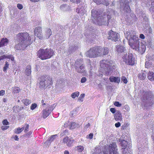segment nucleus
<instances>
[{"label":"nucleus","mask_w":154,"mask_h":154,"mask_svg":"<svg viewBox=\"0 0 154 154\" xmlns=\"http://www.w3.org/2000/svg\"><path fill=\"white\" fill-rule=\"evenodd\" d=\"M69 7V6L66 4H63L60 7L61 10L64 11H67V9Z\"/></svg>","instance_id":"7c9ffc66"},{"label":"nucleus","mask_w":154,"mask_h":154,"mask_svg":"<svg viewBox=\"0 0 154 154\" xmlns=\"http://www.w3.org/2000/svg\"><path fill=\"white\" fill-rule=\"evenodd\" d=\"M93 1L97 5L102 4L107 6L109 4L108 0H104V1H103V0H93Z\"/></svg>","instance_id":"4468645a"},{"label":"nucleus","mask_w":154,"mask_h":154,"mask_svg":"<svg viewBox=\"0 0 154 154\" xmlns=\"http://www.w3.org/2000/svg\"><path fill=\"white\" fill-rule=\"evenodd\" d=\"M37 105L36 103H33L30 106V109L32 110H33L37 107Z\"/></svg>","instance_id":"a19ab883"},{"label":"nucleus","mask_w":154,"mask_h":154,"mask_svg":"<svg viewBox=\"0 0 154 154\" xmlns=\"http://www.w3.org/2000/svg\"><path fill=\"white\" fill-rule=\"evenodd\" d=\"M148 79L150 81H154V73L153 72L149 71L147 75Z\"/></svg>","instance_id":"4be33fe9"},{"label":"nucleus","mask_w":154,"mask_h":154,"mask_svg":"<svg viewBox=\"0 0 154 154\" xmlns=\"http://www.w3.org/2000/svg\"><path fill=\"white\" fill-rule=\"evenodd\" d=\"M116 48L117 51L119 53L123 52L125 50V48L120 45H117Z\"/></svg>","instance_id":"b1692460"},{"label":"nucleus","mask_w":154,"mask_h":154,"mask_svg":"<svg viewBox=\"0 0 154 154\" xmlns=\"http://www.w3.org/2000/svg\"><path fill=\"white\" fill-rule=\"evenodd\" d=\"M109 147L111 148L112 150H110L109 152V154H113V152L114 151H117V149H116V143H112V144H110L109 145Z\"/></svg>","instance_id":"a211bd4d"},{"label":"nucleus","mask_w":154,"mask_h":154,"mask_svg":"<svg viewBox=\"0 0 154 154\" xmlns=\"http://www.w3.org/2000/svg\"><path fill=\"white\" fill-rule=\"evenodd\" d=\"M25 128L24 129V132L25 133H27L29 131V125L28 124H25Z\"/></svg>","instance_id":"37998d69"},{"label":"nucleus","mask_w":154,"mask_h":154,"mask_svg":"<svg viewBox=\"0 0 154 154\" xmlns=\"http://www.w3.org/2000/svg\"><path fill=\"white\" fill-rule=\"evenodd\" d=\"M91 16L95 19L96 18V20H98L99 19H101V18H100V16H99V14L98 12L96 10L93 9L91 10Z\"/></svg>","instance_id":"2eb2a0df"},{"label":"nucleus","mask_w":154,"mask_h":154,"mask_svg":"<svg viewBox=\"0 0 154 154\" xmlns=\"http://www.w3.org/2000/svg\"><path fill=\"white\" fill-rule=\"evenodd\" d=\"M54 54V51L51 49L47 48L45 50L40 48L37 53L38 57L42 60L50 58Z\"/></svg>","instance_id":"f03ea898"},{"label":"nucleus","mask_w":154,"mask_h":154,"mask_svg":"<svg viewBox=\"0 0 154 154\" xmlns=\"http://www.w3.org/2000/svg\"><path fill=\"white\" fill-rule=\"evenodd\" d=\"M97 21V24L101 26V25H103L105 24V23H103V22L102 23H100V22H98Z\"/></svg>","instance_id":"13d9d810"},{"label":"nucleus","mask_w":154,"mask_h":154,"mask_svg":"<svg viewBox=\"0 0 154 154\" xmlns=\"http://www.w3.org/2000/svg\"><path fill=\"white\" fill-rule=\"evenodd\" d=\"M74 141L73 139L69 138L68 136H66L63 139V143L64 144H66L67 146L70 147L73 146Z\"/></svg>","instance_id":"6e6552de"},{"label":"nucleus","mask_w":154,"mask_h":154,"mask_svg":"<svg viewBox=\"0 0 154 154\" xmlns=\"http://www.w3.org/2000/svg\"><path fill=\"white\" fill-rule=\"evenodd\" d=\"M34 35L37 36L39 39H42L43 38L42 35V30L41 27L38 26L36 27L34 31Z\"/></svg>","instance_id":"1a4fd4ad"},{"label":"nucleus","mask_w":154,"mask_h":154,"mask_svg":"<svg viewBox=\"0 0 154 154\" xmlns=\"http://www.w3.org/2000/svg\"><path fill=\"white\" fill-rule=\"evenodd\" d=\"M149 64V63L146 62L145 63V67L146 68H148V66H147V64Z\"/></svg>","instance_id":"338daca9"},{"label":"nucleus","mask_w":154,"mask_h":154,"mask_svg":"<svg viewBox=\"0 0 154 154\" xmlns=\"http://www.w3.org/2000/svg\"><path fill=\"white\" fill-rule=\"evenodd\" d=\"M52 32L51 30L49 28H48L47 29L46 37L48 38L50 37V36L51 35Z\"/></svg>","instance_id":"4c0bfd02"},{"label":"nucleus","mask_w":154,"mask_h":154,"mask_svg":"<svg viewBox=\"0 0 154 154\" xmlns=\"http://www.w3.org/2000/svg\"><path fill=\"white\" fill-rule=\"evenodd\" d=\"M20 91V89L17 87H14L13 88V92L14 93H19Z\"/></svg>","instance_id":"f704fd0d"},{"label":"nucleus","mask_w":154,"mask_h":154,"mask_svg":"<svg viewBox=\"0 0 154 154\" xmlns=\"http://www.w3.org/2000/svg\"><path fill=\"white\" fill-rule=\"evenodd\" d=\"M121 126V124L119 122L115 123V126L116 128L119 127Z\"/></svg>","instance_id":"6e6d98bb"},{"label":"nucleus","mask_w":154,"mask_h":154,"mask_svg":"<svg viewBox=\"0 0 154 154\" xmlns=\"http://www.w3.org/2000/svg\"><path fill=\"white\" fill-rule=\"evenodd\" d=\"M31 66L30 65H28L26 67L25 70L26 74L28 76H29L31 74Z\"/></svg>","instance_id":"393cba45"},{"label":"nucleus","mask_w":154,"mask_h":154,"mask_svg":"<svg viewBox=\"0 0 154 154\" xmlns=\"http://www.w3.org/2000/svg\"><path fill=\"white\" fill-rule=\"evenodd\" d=\"M57 135H52L49 137L48 139L47 140V142H51L53 141L55 138L56 136Z\"/></svg>","instance_id":"72a5a7b5"},{"label":"nucleus","mask_w":154,"mask_h":154,"mask_svg":"<svg viewBox=\"0 0 154 154\" xmlns=\"http://www.w3.org/2000/svg\"><path fill=\"white\" fill-rule=\"evenodd\" d=\"M119 154L118 152L114 151L113 152V154Z\"/></svg>","instance_id":"774afa93"},{"label":"nucleus","mask_w":154,"mask_h":154,"mask_svg":"<svg viewBox=\"0 0 154 154\" xmlns=\"http://www.w3.org/2000/svg\"><path fill=\"white\" fill-rule=\"evenodd\" d=\"M83 61V59H77V61L75 62V63L77 64L78 65H79V63L80 62H82Z\"/></svg>","instance_id":"8fccbe9b"},{"label":"nucleus","mask_w":154,"mask_h":154,"mask_svg":"<svg viewBox=\"0 0 154 154\" xmlns=\"http://www.w3.org/2000/svg\"><path fill=\"white\" fill-rule=\"evenodd\" d=\"M77 126V125L75 122H72L69 125V128L70 129H75Z\"/></svg>","instance_id":"e433bc0d"},{"label":"nucleus","mask_w":154,"mask_h":154,"mask_svg":"<svg viewBox=\"0 0 154 154\" xmlns=\"http://www.w3.org/2000/svg\"><path fill=\"white\" fill-rule=\"evenodd\" d=\"M97 47H92L87 52V55L89 57H95L98 56Z\"/></svg>","instance_id":"39448f33"},{"label":"nucleus","mask_w":154,"mask_h":154,"mask_svg":"<svg viewBox=\"0 0 154 154\" xmlns=\"http://www.w3.org/2000/svg\"><path fill=\"white\" fill-rule=\"evenodd\" d=\"M114 105L117 107H120L121 106V104L119 102L116 101L114 102Z\"/></svg>","instance_id":"c03bdc74"},{"label":"nucleus","mask_w":154,"mask_h":154,"mask_svg":"<svg viewBox=\"0 0 154 154\" xmlns=\"http://www.w3.org/2000/svg\"><path fill=\"white\" fill-rule=\"evenodd\" d=\"M131 39L130 41H133L132 42H140V39L136 35H131Z\"/></svg>","instance_id":"bb28decb"},{"label":"nucleus","mask_w":154,"mask_h":154,"mask_svg":"<svg viewBox=\"0 0 154 154\" xmlns=\"http://www.w3.org/2000/svg\"><path fill=\"white\" fill-rule=\"evenodd\" d=\"M90 126V124L88 123L86 125H85V127L86 128H88Z\"/></svg>","instance_id":"052dcab7"},{"label":"nucleus","mask_w":154,"mask_h":154,"mask_svg":"<svg viewBox=\"0 0 154 154\" xmlns=\"http://www.w3.org/2000/svg\"><path fill=\"white\" fill-rule=\"evenodd\" d=\"M109 62L106 60H102L100 64V66L103 68H108L109 67Z\"/></svg>","instance_id":"ddd939ff"},{"label":"nucleus","mask_w":154,"mask_h":154,"mask_svg":"<svg viewBox=\"0 0 154 154\" xmlns=\"http://www.w3.org/2000/svg\"><path fill=\"white\" fill-rule=\"evenodd\" d=\"M8 43V40L7 38H2L0 41V48L7 45Z\"/></svg>","instance_id":"dca6fc26"},{"label":"nucleus","mask_w":154,"mask_h":154,"mask_svg":"<svg viewBox=\"0 0 154 154\" xmlns=\"http://www.w3.org/2000/svg\"><path fill=\"white\" fill-rule=\"evenodd\" d=\"M9 64L8 63L7 61H6L5 62V64L3 68V71L4 72H7V70L9 67Z\"/></svg>","instance_id":"473e14b6"},{"label":"nucleus","mask_w":154,"mask_h":154,"mask_svg":"<svg viewBox=\"0 0 154 154\" xmlns=\"http://www.w3.org/2000/svg\"><path fill=\"white\" fill-rule=\"evenodd\" d=\"M122 58L123 61L127 65L133 66L135 64V60L132 54H129L128 56L127 54H124Z\"/></svg>","instance_id":"7ed1b4c3"},{"label":"nucleus","mask_w":154,"mask_h":154,"mask_svg":"<svg viewBox=\"0 0 154 154\" xmlns=\"http://www.w3.org/2000/svg\"><path fill=\"white\" fill-rule=\"evenodd\" d=\"M87 80L86 78L85 77H83L81 79V82L82 83H85Z\"/></svg>","instance_id":"09e8293b"},{"label":"nucleus","mask_w":154,"mask_h":154,"mask_svg":"<svg viewBox=\"0 0 154 154\" xmlns=\"http://www.w3.org/2000/svg\"><path fill=\"white\" fill-rule=\"evenodd\" d=\"M128 143L127 141L125 140H122L121 143V145L122 147V149H125L127 147V145Z\"/></svg>","instance_id":"cd10ccee"},{"label":"nucleus","mask_w":154,"mask_h":154,"mask_svg":"<svg viewBox=\"0 0 154 154\" xmlns=\"http://www.w3.org/2000/svg\"><path fill=\"white\" fill-rule=\"evenodd\" d=\"M45 77H46V78L45 79L46 86L48 87L50 85H52L53 82L51 78L47 76H45Z\"/></svg>","instance_id":"f3484780"},{"label":"nucleus","mask_w":154,"mask_h":154,"mask_svg":"<svg viewBox=\"0 0 154 154\" xmlns=\"http://www.w3.org/2000/svg\"><path fill=\"white\" fill-rule=\"evenodd\" d=\"M109 80L111 82H116L118 83L120 82V78L118 77L111 76L109 77Z\"/></svg>","instance_id":"6ab92c4d"},{"label":"nucleus","mask_w":154,"mask_h":154,"mask_svg":"<svg viewBox=\"0 0 154 154\" xmlns=\"http://www.w3.org/2000/svg\"><path fill=\"white\" fill-rule=\"evenodd\" d=\"M84 147L83 146L79 145L75 147L74 149L75 151L79 152H82L84 150Z\"/></svg>","instance_id":"5701e85b"},{"label":"nucleus","mask_w":154,"mask_h":154,"mask_svg":"<svg viewBox=\"0 0 154 154\" xmlns=\"http://www.w3.org/2000/svg\"><path fill=\"white\" fill-rule=\"evenodd\" d=\"M146 72H145L140 73L138 75V78L140 79L144 80L146 77Z\"/></svg>","instance_id":"a878e982"},{"label":"nucleus","mask_w":154,"mask_h":154,"mask_svg":"<svg viewBox=\"0 0 154 154\" xmlns=\"http://www.w3.org/2000/svg\"><path fill=\"white\" fill-rule=\"evenodd\" d=\"M140 38L142 39H144L145 38V36L143 34H141L140 36Z\"/></svg>","instance_id":"4d7b16f0"},{"label":"nucleus","mask_w":154,"mask_h":154,"mask_svg":"<svg viewBox=\"0 0 154 154\" xmlns=\"http://www.w3.org/2000/svg\"><path fill=\"white\" fill-rule=\"evenodd\" d=\"M93 137V133H90L88 134V136H87V138H90V139H92Z\"/></svg>","instance_id":"49530a36"},{"label":"nucleus","mask_w":154,"mask_h":154,"mask_svg":"<svg viewBox=\"0 0 154 154\" xmlns=\"http://www.w3.org/2000/svg\"><path fill=\"white\" fill-rule=\"evenodd\" d=\"M17 6L18 8L20 10L22 9L23 8V5L19 3L17 4Z\"/></svg>","instance_id":"3c124183"},{"label":"nucleus","mask_w":154,"mask_h":154,"mask_svg":"<svg viewBox=\"0 0 154 154\" xmlns=\"http://www.w3.org/2000/svg\"><path fill=\"white\" fill-rule=\"evenodd\" d=\"M129 41V45L131 48L135 50H138L140 47V42H132Z\"/></svg>","instance_id":"9d476101"},{"label":"nucleus","mask_w":154,"mask_h":154,"mask_svg":"<svg viewBox=\"0 0 154 154\" xmlns=\"http://www.w3.org/2000/svg\"><path fill=\"white\" fill-rule=\"evenodd\" d=\"M125 9L126 11L127 12H128L130 9V7L129 6V5L128 4L127 5H125Z\"/></svg>","instance_id":"79ce46f5"},{"label":"nucleus","mask_w":154,"mask_h":154,"mask_svg":"<svg viewBox=\"0 0 154 154\" xmlns=\"http://www.w3.org/2000/svg\"><path fill=\"white\" fill-rule=\"evenodd\" d=\"M64 154H69V152L68 150H65L64 152Z\"/></svg>","instance_id":"680f3d73"},{"label":"nucleus","mask_w":154,"mask_h":154,"mask_svg":"<svg viewBox=\"0 0 154 154\" xmlns=\"http://www.w3.org/2000/svg\"><path fill=\"white\" fill-rule=\"evenodd\" d=\"M2 123L4 125H8L9 124V123L6 119L2 121Z\"/></svg>","instance_id":"a18cd8bd"},{"label":"nucleus","mask_w":154,"mask_h":154,"mask_svg":"<svg viewBox=\"0 0 154 154\" xmlns=\"http://www.w3.org/2000/svg\"><path fill=\"white\" fill-rule=\"evenodd\" d=\"M9 127V126H2L1 127V128L3 131L7 129Z\"/></svg>","instance_id":"603ef678"},{"label":"nucleus","mask_w":154,"mask_h":154,"mask_svg":"<svg viewBox=\"0 0 154 154\" xmlns=\"http://www.w3.org/2000/svg\"><path fill=\"white\" fill-rule=\"evenodd\" d=\"M85 96V94H81L80 97L78 98V101L79 102H82L83 101V99L84 98Z\"/></svg>","instance_id":"58836bf2"},{"label":"nucleus","mask_w":154,"mask_h":154,"mask_svg":"<svg viewBox=\"0 0 154 154\" xmlns=\"http://www.w3.org/2000/svg\"><path fill=\"white\" fill-rule=\"evenodd\" d=\"M5 94V91L4 90H2L0 91V96H3Z\"/></svg>","instance_id":"5fc2aeb1"},{"label":"nucleus","mask_w":154,"mask_h":154,"mask_svg":"<svg viewBox=\"0 0 154 154\" xmlns=\"http://www.w3.org/2000/svg\"><path fill=\"white\" fill-rule=\"evenodd\" d=\"M39 0H30V1L33 2H38L39 1Z\"/></svg>","instance_id":"e2e57ef3"},{"label":"nucleus","mask_w":154,"mask_h":154,"mask_svg":"<svg viewBox=\"0 0 154 154\" xmlns=\"http://www.w3.org/2000/svg\"><path fill=\"white\" fill-rule=\"evenodd\" d=\"M71 2L76 4H79L80 2V0H70Z\"/></svg>","instance_id":"de8ad7c7"},{"label":"nucleus","mask_w":154,"mask_h":154,"mask_svg":"<svg viewBox=\"0 0 154 154\" xmlns=\"http://www.w3.org/2000/svg\"><path fill=\"white\" fill-rule=\"evenodd\" d=\"M79 94V93L78 91H76L72 93L71 95V96L73 98H75L76 97H78Z\"/></svg>","instance_id":"c9c22d12"},{"label":"nucleus","mask_w":154,"mask_h":154,"mask_svg":"<svg viewBox=\"0 0 154 154\" xmlns=\"http://www.w3.org/2000/svg\"><path fill=\"white\" fill-rule=\"evenodd\" d=\"M49 115L48 112V110L47 111L46 110H43V117L44 118H46Z\"/></svg>","instance_id":"2f4dec72"},{"label":"nucleus","mask_w":154,"mask_h":154,"mask_svg":"<svg viewBox=\"0 0 154 154\" xmlns=\"http://www.w3.org/2000/svg\"><path fill=\"white\" fill-rule=\"evenodd\" d=\"M6 58L10 59L12 61H14V57L12 55H8V56H6L5 55H4L1 56L0 57V61Z\"/></svg>","instance_id":"aec40b11"},{"label":"nucleus","mask_w":154,"mask_h":154,"mask_svg":"<svg viewBox=\"0 0 154 154\" xmlns=\"http://www.w3.org/2000/svg\"><path fill=\"white\" fill-rule=\"evenodd\" d=\"M121 80L125 84H126L128 82V80L126 78L125 76H122L121 78Z\"/></svg>","instance_id":"ea45409f"},{"label":"nucleus","mask_w":154,"mask_h":154,"mask_svg":"<svg viewBox=\"0 0 154 154\" xmlns=\"http://www.w3.org/2000/svg\"><path fill=\"white\" fill-rule=\"evenodd\" d=\"M110 111L112 113H114L116 112V110L115 108H112L110 109Z\"/></svg>","instance_id":"864d4df0"},{"label":"nucleus","mask_w":154,"mask_h":154,"mask_svg":"<svg viewBox=\"0 0 154 154\" xmlns=\"http://www.w3.org/2000/svg\"><path fill=\"white\" fill-rule=\"evenodd\" d=\"M22 101L23 104L26 106L28 105L31 103L30 100L27 99H23Z\"/></svg>","instance_id":"c756f323"},{"label":"nucleus","mask_w":154,"mask_h":154,"mask_svg":"<svg viewBox=\"0 0 154 154\" xmlns=\"http://www.w3.org/2000/svg\"><path fill=\"white\" fill-rule=\"evenodd\" d=\"M145 95L146 97V100L149 102V106H152L154 102V97L152 92L150 91L146 92Z\"/></svg>","instance_id":"20e7f679"},{"label":"nucleus","mask_w":154,"mask_h":154,"mask_svg":"<svg viewBox=\"0 0 154 154\" xmlns=\"http://www.w3.org/2000/svg\"><path fill=\"white\" fill-rule=\"evenodd\" d=\"M14 138L15 140L18 141L19 140V138L18 137V136H17V135H15L14 137Z\"/></svg>","instance_id":"bf43d9fd"},{"label":"nucleus","mask_w":154,"mask_h":154,"mask_svg":"<svg viewBox=\"0 0 154 154\" xmlns=\"http://www.w3.org/2000/svg\"><path fill=\"white\" fill-rule=\"evenodd\" d=\"M108 38L112 41L116 42L118 40V33L113 31L112 30L109 31L108 33Z\"/></svg>","instance_id":"0eeeda50"},{"label":"nucleus","mask_w":154,"mask_h":154,"mask_svg":"<svg viewBox=\"0 0 154 154\" xmlns=\"http://www.w3.org/2000/svg\"><path fill=\"white\" fill-rule=\"evenodd\" d=\"M46 77L45 76H42L40 78V81L39 82V87L41 88L45 87L46 86V83L45 81V79Z\"/></svg>","instance_id":"9b49d317"},{"label":"nucleus","mask_w":154,"mask_h":154,"mask_svg":"<svg viewBox=\"0 0 154 154\" xmlns=\"http://www.w3.org/2000/svg\"><path fill=\"white\" fill-rule=\"evenodd\" d=\"M115 120L116 121L121 120L122 119V114L119 110L116 111L114 115Z\"/></svg>","instance_id":"f8f14e48"},{"label":"nucleus","mask_w":154,"mask_h":154,"mask_svg":"<svg viewBox=\"0 0 154 154\" xmlns=\"http://www.w3.org/2000/svg\"><path fill=\"white\" fill-rule=\"evenodd\" d=\"M24 129V127H22V128L18 127L15 129L14 132L16 134H19L21 133Z\"/></svg>","instance_id":"c85d7f7f"},{"label":"nucleus","mask_w":154,"mask_h":154,"mask_svg":"<svg viewBox=\"0 0 154 154\" xmlns=\"http://www.w3.org/2000/svg\"><path fill=\"white\" fill-rule=\"evenodd\" d=\"M98 56L107 54L109 52L108 48L106 47L102 48L100 46H97Z\"/></svg>","instance_id":"423d86ee"},{"label":"nucleus","mask_w":154,"mask_h":154,"mask_svg":"<svg viewBox=\"0 0 154 154\" xmlns=\"http://www.w3.org/2000/svg\"><path fill=\"white\" fill-rule=\"evenodd\" d=\"M75 69L76 71L79 73H83L85 71V66L83 64L80 66L79 68H76Z\"/></svg>","instance_id":"412c9836"},{"label":"nucleus","mask_w":154,"mask_h":154,"mask_svg":"<svg viewBox=\"0 0 154 154\" xmlns=\"http://www.w3.org/2000/svg\"><path fill=\"white\" fill-rule=\"evenodd\" d=\"M44 100H42L41 101V102H42V105H43V106H44V105H45V103H44Z\"/></svg>","instance_id":"0e129e2a"},{"label":"nucleus","mask_w":154,"mask_h":154,"mask_svg":"<svg viewBox=\"0 0 154 154\" xmlns=\"http://www.w3.org/2000/svg\"><path fill=\"white\" fill-rule=\"evenodd\" d=\"M151 2H152L151 3V5H154V0H151Z\"/></svg>","instance_id":"69168bd1"},{"label":"nucleus","mask_w":154,"mask_h":154,"mask_svg":"<svg viewBox=\"0 0 154 154\" xmlns=\"http://www.w3.org/2000/svg\"><path fill=\"white\" fill-rule=\"evenodd\" d=\"M17 36L19 43L15 46L16 50L24 49L32 43L31 37L29 36V34L27 32L20 33L17 35Z\"/></svg>","instance_id":"f257e3e1"}]
</instances>
